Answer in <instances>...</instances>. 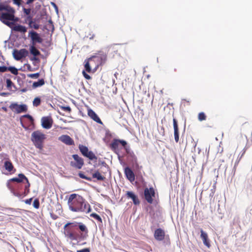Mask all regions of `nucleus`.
<instances>
[{
	"mask_svg": "<svg viewBox=\"0 0 252 252\" xmlns=\"http://www.w3.org/2000/svg\"><path fill=\"white\" fill-rule=\"evenodd\" d=\"M165 232L161 228H158L155 231L154 237L157 241L163 240L165 238Z\"/></svg>",
	"mask_w": 252,
	"mask_h": 252,
	"instance_id": "nucleus-16",
	"label": "nucleus"
},
{
	"mask_svg": "<svg viewBox=\"0 0 252 252\" xmlns=\"http://www.w3.org/2000/svg\"><path fill=\"white\" fill-rule=\"evenodd\" d=\"M27 4H29V3H32V2H33L34 1V0H27Z\"/></svg>",
	"mask_w": 252,
	"mask_h": 252,
	"instance_id": "nucleus-48",
	"label": "nucleus"
},
{
	"mask_svg": "<svg viewBox=\"0 0 252 252\" xmlns=\"http://www.w3.org/2000/svg\"><path fill=\"white\" fill-rule=\"evenodd\" d=\"M95 210H96L97 211H98V212H99V211L98 210V209L97 208H95Z\"/></svg>",
	"mask_w": 252,
	"mask_h": 252,
	"instance_id": "nucleus-52",
	"label": "nucleus"
},
{
	"mask_svg": "<svg viewBox=\"0 0 252 252\" xmlns=\"http://www.w3.org/2000/svg\"><path fill=\"white\" fill-rule=\"evenodd\" d=\"M78 175H79V176L82 179H86V180H87L88 181H90L92 180V179L90 177H88L86 176L84 174H83L81 172H80L78 174Z\"/></svg>",
	"mask_w": 252,
	"mask_h": 252,
	"instance_id": "nucleus-35",
	"label": "nucleus"
},
{
	"mask_svg": "<svg viewBox=\"0 0 252 252\" xmlns=\"http://www.w3.org/2000/svg\"><path fill=\"white\" fill-rule=\"evenodd\" d=\"M13 10H14V9L9 5L0 4V13L10 12Z\"/></svg>",
	"mask_w": 252,
	"mask_h": 252,
	"instance_id": "nucleus-27",
	"label": "nucleus"
},
{
	"mask_svg": "<svg viewBox=\"0 0 252 252\" xmlns=\"http://www.w3.org/2000/svg\"><path fill=\"white\" fill-rule=\"evenodd\" d=\"M53 219H57V217H56V218L53 217Z\"/></svg>",
	"mask_w": 252,
	"mask_h": 252,
	"instance_id": "nucleus-53",
	"label": "nucleus"
},
{
	"mask_svg": "<svg viewBox=\"0 0 252 252\" xmlns=\"http://www.w3.org/2000/svg\"><path fill=\"white\" fill-rule=\"evenodd\" d=\"M28 70H29V71H32V67L31 66V65H30V64H28Z\"/></svg>",
	"mask_w": 252,
	"mask_h": 252,
	"instance_id": "nucleus-47",
	"label": "nucleus"
},
{
	"mask_svg": "<svg viewBox=\"0 0 252 252\" xmlns=\"http://www.w3.org/2000/svg\"><path fill=\"white\" fill-rule=\"evenodd\" d=\"M144 197L150 204H158V194H156L153 188H146L144 189Z\"/></svg>",
	"mask_w": 252,
	"mask_h": 252,
	"instance_id": "nucleus-4",
	"label": "nucleus"
},
{
	"mask_svg": "<svg viewBox=\"0 0 252 252\" xmlns=\"http://www.w3.org/2000/svg\"><path fill=\"white\" fill-rule=\"evenodd\" d=\"M72 158L74 161H71L70 162V165L78 169H81L84 164L83 159L77 154L73 155Z\"/></svg>",
	"mask_w": 252,
	"mask_h": 252,
	"instance_id": "nucleus-8",
	"label": "nucleus"
},
{
	"mask_svg": "<svg viewBox=\"0 0 252 252\" xmlns=\"http://www.w3.org/2000/svg\"><path fill=\"white\" fill-rule=\"evenodd\" d=\"M84 203L83 198L77 194H71L68 199L69 205H83Z\"/></svg>",
	"mask_w": 252,
	"mask_h": 252,
	"instance_id": "nucleus-7",
	"label": "nucleus"
},
{
	"mask_svg": "<svg viewBox=\"0 0 252 252\" xmlns=\"http://www.w3.org/2000/svg\"><path fill=\"white\" fill-rule=\"evenodd\" d=\"M13 3L19 6L21 4V0H13Z\"/></svg>",
	"mask_w": 252,
	"mask_h": 252,
	"instance_id": "nucleus-42",
	"label": "nucleus"
},
{
	"mask_svg": "<svg viewBox=\"0 0 252 252\" xmlns=\"http://www.w3.org/2000/svg\"><path fill=\"white\" fill-rule=\"evenodd\" d=\"M201 235L200 237L203 241V244L208 248L211 247L210 240L208 238V236L207 233L204 232L202 229L200 230Z\"/></svg>",
	"mask_w": 252,
	"mask_h": 252,
	"instance_id": "nucleus-20",
	"label": "nucleus"
},
{
	"mask_svg": "<svg viewBox=\"0 0 252 252\" xmlns=\"http://www.w3.org/2000/svg\"><path fill=\"white\" fill-rule=\"evenodd\" d=\"M124 172L127 179L131 182L135 180V175L132 170L128 167L125 168Z\"/></svg>",
	"mask_w": 252,
	"mask_h": 252,
	"instance_id": "nucleus-19",
	"label": "nucleus"
},
{
	"mask_svg": "<svg viewBox=\"0 0 252 252\" xmlns=\"http://www.w3.org/2000/svg\"><path fill=\"white\" fill-rule=\"evenodd\" d=\"M40 76L39 73H33V74H28L27 75V76L31 78H34V79H37Z\"/></svg>",
	"mask_w": 252,
	"mask_h": 252,
	"instance_id": "nucleus-34",
	"label": "nucleus"
},
{
	"mask_svg": "<svg viewBox=\"0 0 252 252\" xmlns=\"http://www.w3.org/2000/svg\"><path fill=\"white\" fill-rule=\"evenodd\" d=\"M46 138L45 134L39 130L33 131L31 135V140L34 146L40 151L43 149Z\"/></svg>",
	"mask_w": 252,
	"mask_h": 252,
	"instance_id": "nucleus-3",
	"label": "nucleus"
},
{
	"mask_svg": "<svg viewBox=\"0 0 252 252\" xmlns=\"http://www.w3.org/2000/svg\"><path fill=\"white\" fill-rule=\"evenodd\" d=\"M90 206H69L71 210L76 212H88L90 210Z\"/></svg>",
	"mask_w": 252,
	"mask_h": 252,
	"instance_id": "nucleus-14",
	"label": "nucleus"
},
{
	"mask_svg": "<svg viewBox=\"0 0 252 252\" xmlns=\"http://www.w3.org/2000/svg\"><path fill=\"white\" fill-rule=\"evenodd\" d=\"M49 22L50 23V27H52L53 30H54V25L53 24V22L51 20H50Z\"/></svg>",
	"mask_w": 252,
	"mask_h": 252,
	"instance_id": "nucleus-46",
	"label": "nucleus"
},
{
	"mask_svg": "<svg viewBox=\"0 0 252 252\" xmlns=\"http://www.w3.org/2000/svg\"><path fill=\"white\" fill-rule=\"evenodd\" d=\"M15 10L7 12L0 13V20L6 25L10 27L12 23L9 21H16L14 19Z\"/></svg>",
	"mask_w": 252,
	"mask_h": 252,
	"instance_id": "nucleus-5",
	"label": "nucleus"
},
{
	"mask_svg": "<svg viewBox=\"0 0 252 252\" xmlns=\"http://www.w3.org/2000/svg\"><path fill=\"white\" fill-rule=\"evenodd\" d=\"M77 252H90L89 248H85L82 250H77Z\"/></svg>",
	"mask_w": 252,
	"mask_h": 252,
	"instance_id": "nucleus-39",
	"label": "nucleus"
},
{
	"mask_svg": "<svg viewBox=\"0 0 252 252\" xmlns=\"http://www.w3.org/2000/svg\"><path fill=\"white\" fill-rule=\"evenodd\" d=\"M30 52L33 56V57L31 59L32 61H39L38 58L37 57L40 55V52L36 48L33 44L30 46Z\"/></svg>",
	"mask_w": 252,
	"mask_h": 252,
	"instance_id": "nucleus-17",
	"label": "nucleus"
},
{
	"mask_svg": "<svg viewBox=\"0 0 252 252\" xmlns=\"http://www.w3.org/2000/svg\"><path fill=\"white\" fill-rule=\"evenodd\" d=\"M105 170V172H99L98 171H95L93 174L92 176L93 178H96L98 181H104L106 179L105 174L106 173V171H108L109 167L108 166H104Z\"/></svg>",
	"mask_w": 252,
	"mask_h": 252,
	"instance_id": "nucleus-12",
	"label": "nucleus"
},
{
	"mask_svg": "<svg viewBox=\"0 0 252 252\" xmlns=\"http://www.w3.org/2000/svg\"><path fill=\"white\" fill-rule=\"evenodd\" d=\"M27 19L29 20V25L30 28H33L35 30H37L39 29V25L36 24L35 23L32 21V17L31 16H29Z\"/></svg>",
	"mask_w": 252,
	"mask_h": 252,
	"instance_id": "nucleus-29",
	"label": "nucleus"
},
{
	"mask_svg": "<svg viewBox=\"0 0 252 252\" xmlns=\"http://www.w3.org/2000/svg\"><path fill=\"white\" fill-rule=\"evenodd\" d=\"M10 71L14 75H17L18 73V69L13 66L6 67L5 66H0V72H4L6 71Z\"/></svg>",
	"mask_w": 252,
	"mask_h": 252,
	"instance_id": "nucleus-23",
	"label": "nucleus"
},
{
	"mask_svg": "<svg viewBox=\"0 0 252 252\" xmlns=\"http://www.w3.org/2000/svg\"><path fill=\"white\" fill-rule=\"evenodd\" d=\"M126 197L133 200L134 205H138L140 203L138 197L132 191H127L126 193Z\"/></svg>",
	"mask_w": 252,
	"mask_h": 252,
	"instance_id": "nucleus-26",
	"label": "nucleus"
},
{
	"mask_svg": "<svg viewBox=\"0 0 252 252\" xmlns=\"http://www.w3.org/2000/svg\"><path fill=\"white\" fill-rule=\"evenodd\" d=\"M23 10H24V13L26 15H29L31 12V9L30 8L27 9V8H24Z\"/></svg>",
	"mask_w": 252,
	"mask_h": 252,
	"instance_id": "nucleus-41",
	"label": "nucleus"
},
{
	"mask_svg": "<svg viewBox=\"0 0 252 252\" xmlns=\"http://www.w3.org/2000/svg\"><path fill=\"white\" fill-rule=\"evenodd\" d=\"M29 54L28 51L26 49L20 50L14 49L13 51V56L16 61H19L22 59L26 57Z\"/></svg>",
	"mask_w": 252,
	"mask_h": 252,
	"instance_id": "nucleus-10",
	"label": "nucleus"
},
{
	"mask_svg": "<svg viewBox=\"0 0 252 252\" xmlns=\"http://www.w3.org/2000/svg\"><path fill=\"white\" fill-rule=\"evenodd\" d=\"M130 156L132 158V161L133 162H134L135 163H137V158L136 156L134 155L133 153L132 154H130Z\"/></svg>",
	"mask_w": 252,
	"mask_h": 252,
	"instance_id": "nucleus-37",
	"label": "nucleus"
},
{
	"mask_svg": "<svg viewBox=\"0 0 252 252\" xmlns=\"http://www.w3.org/2000/svg\"><path fill=\"white\" fill-rule=\"evenodd\" d=\"M27 182V184L25 186V189H29V187L30 186V184L28 180V182Z\"/></svg>",
	"mask_w": 252,
	"mask_h": 252,
	"instance_id": "nucleus-45",
	"label": "nucleus"
},
{
	"mask_svg": "<svg viewBox=\"0 0 252 252\" xmlns=\"http://www.w3.org/2000/svg\"><path fill=\"white\" fill-rule=\"evenodd\" d=\"M59 139L67 145H74V140L67 135H63L59 138Z\"/></svg>",
	"mask_w": 252,
	"mask_h": 252,
	"instance_id": "nucleus-18",
	"label": "nucleus"
},
{
	"mask_svg": "<svg viewBox=\"0 0 252 252\" xmlns=\"http://www.w3.org/2000/svg\"><path fill=\"white\" fill-rule=\"evenodd\" d=\"M6 87L8 89H11L12 86H14L13 83L10 79H7L6 80Z\"/></svg>",
	"mask_w": 252,
	"mask_h": 252,
	"instance_id": "nucleus-33",
	"label": "nucleus"
},
{
	"mask_svg": "<svg viewBox=\"0 0 252 252\" xmlns=\"http://www.w3.org/2000/svg\"><path fill=\"white\" fill-rule=\"evenodd\" d=\"M34 208H35L36 209H38L39 208V206H33Z\"/></svg>",
	"mask_w": 252,
	"mask_h": 252,
	"instance_id": "nucleus-50",
	"label": "nucleus"
},
{
	"mask_svg": "<svg viewBox=\"0 0 252 252\" xmlns=\"http://www.w3.org/2000/svg\"><path fill=\"white\" fill-rule=\"evenodd\" d=\"M61 109L66 112L70 113L71 111V108L69 106H61Z\"/></svg>",
	"mask_w": 252,
	"mask_h": 252,
	"instance_id": "nucleus-36",
	"label": "nucleus"
},
{
	"mask_svg": "<svg viewBox=\"0 0 252 252\" xmlns=\"http://www.w3.org/2000/svg\"><path fill=\"white\" fill-rule=\"evenodd\" d=\"M30 37L33 41V43L38 42L41 43L42 42V39L40 37L39 35L34 31H31L30 32Z\"/></svg>",
	"mask_w": 252,
	"mask_h": 252,
	"instance_id": "nucleus-22",
	"label": "nucleus"
},
{
	"mask_svg": "<svg viewBox=\"0 0 252 252\" xmlns=\"http://www.w3.org/2000/svg\"><path fill=\"white\" fill-rule=\"evenodd\" d=\"M107 60V55L103 51H100L94 55L85 60V68L86 71L90 73L92 68L94 71H96L100 65L104 64Z\"/></svg>",
	"mask_w": 252,
	"mask_h": 252,
	"instance_id": "nucleus-2",
	"label": "nucleus"
},
{
	"mask_svg": "<svg viewBox=\"0 0 252 252\" xmlns=\"http://www.w3.org/2000/svg\"><path fill=\"white\" fill-rule=\"evenodd\" d=\"M120 144H121L126 149V151H127V149L126 148L127 143L126 141L124 140L117 139H114L110 144V147L112 150L115 151L116 150L118 149L119 146ZM126 152H127V151Z\"/></svg>",
	"mask_w": 252,
	"mask_h": 252,
	"instance_id": "nucleus-11",
	"label": "nucleus"
},
{
	"mask_svg": "<svg viewBox=\"0 0 252 252\" xmlns=\"http://www.w3.org/2000/svg\"><path fill=\"white\" fill-rule=\"evenodd\" d=\"M63 234L70 241H76L82 238L84 233L87 235L88 230L86 226L82 222H68L63 226Z\"/></svg>",
	"mask_w": 252,
	"mask_h": 252,
	"instance_id": "nucleus-1",
	"label": "nucleus"
},
{
	"mask_svg": "<svg viewBox=\"0 0 252 252\" xmlns=\"http://www.w3.org/2000/svg\"><path fill=\"white\" fill-rule=\"evenodd\" d=\"M42 126L46 129L50 128L53 125V120L50 117H44L41 119Z\"/></svg>",
	"mask_w": 252,
	"mask_h": 252,
	"instance_id": "nucleus-13",
	"label": "nucleus"
},
{
	"mask_svg": "<svg viewBox=\"0 0 252 252\" xmlns=\"http://www.w3.org/2000/svg\"><path fill=\"white\" fill-rule=\"evenodd\" d=\"M45 84V81L43 79L38 80L37 82H34L32 84V88H36L39 87H41Z\"/></svg>",
	"mask_w": 252,
	"mask_h": 252,
	"instance_id": "nucleus-30",
	"label": "nucleus"
},
{
	"mask_svg": "<svg viewBox=\"0 0 252 252\" xmlns=\"http://www.w3.org/2000/svg\"><path fill=\"white\" fill-rule=\"evenodd\" d=\"M32 198H30V199H27L25 201V203L28 204H30L32 203Z\"/></svg>",
	"mask_w": 252,
	"mask_h": 252,
	"instance_id": "nucleus-44",
	"label": "nucleus"
},
{
	"mask_svg": "<svg viewBox=\"0 0 252 252\" xmlns=\"http://www.w3.org/2000/svg\"><path fill=\"white\" fill-rule=\"evenodd\" d=\"M90 216L94 218V219L96 220L99 222H102V220L101 217L96 213H92L90 215Z\"/></svg>",
	"mask_w": 252,
	"mask_h": 252,
	"instance_id": "nucleus-31",
	"label": "nucleus"
},
{
	"mask_svg": "<svg viewBox=\"0 0 252 252\" xmlns=\"http://www.w3.org/2000/svg\"><path fill=\"white\" fill-rule=\"evenodd\" d=\"M79 149L83 156L87 157L91 160H94L96 161L97 157L92 151H89L87 147L83 145H79Z\"/></svg>",
	"mask_w": 252,
	"mask_h": 252,
	"instance_id": "nucleus-6",
	"label": "nucleus"
},
{
	"mask_svg": "<svg viewBox=\"0 0 252 252\" xmlns=\"http://www.w3.org/2000/svg\"><path fill=\"white\" fill-rule=\"evenodd\" d=\"M41 100L39 97H35L33 101V105L34 106H38L40 104Z\"/></svg>",
	"mask_w": 252,
	"mask_h": 252,
	"instance_id": "nucleus-32",
	"label": "nucleus"
},
{
	"mask_svg": "<svg viewBox=\"0 0 252 252\" xmlns=\"http://www.w3.org/2000/svg\"><path fill=\"white\" fill-rule=\"evenodd\" d=\"M9 107L12 111L17 113L26 112L28 110L26 104H18L17 103H11Z\"/></svg>",
	"mask_w": 252,
	"mask_h": 252,
	"instance_id": "nucleus-9",
	"label": "nucleus"
},
{
	"mask_svg": "<svg viewBox=\"0 0 252 252\" xmlns=\"http://www.w3.org/2000/svg\"><path fill=\"white\" fill-rule=\"evenodd\" d=\"M88 115L92 119H93L94 121L96 122V123L100 124H102V121L98 117L97 115L92 109H89L88 110Z\"/></svg>",
	"mask_w": 252,
	"mask_h": 252,
	"instance_id": "nucleus-21",
	"label": "nucleus"
},
{
	"mask_svg": "<svg viewBox=\"0 0 252 252\" xmlns=\"http://www.w3.org/2000/svg\"><path fill=\"white\" fill-rule=\"evenodd\" d=\"M173 127H174V130L175 140L176 142H178L179 141V139L178 122L175 118L173 119Z\"/></svg>",
	"mask_w": 252,
	"mask_h": 252,
	"instance_id": "nucleus-25",
	"label": "nucleus"
},
{
	"mask_svg": "<svg viewBox=\"0 0 252 252\" xmlns=\"http://www.w3.org/2000/svg\"><path fill=\"white\" fill-rule=\"evenodd\" d=\"M52 4L54 5V6L55 7V8L57 9H58L57 6H56V5L54 3L52 2Z\"/></svg>",
	"mask_w": 252,
	"mask_h": 252,
	"instance_id": "nucleus-49",
	"label": "nucleus"
},
{
	"mask_svg": "<svg viewBox=\"0 0 252 252\" xmlns=\"http://www.w3.org/2000/svg\"><path fill=\"white\" fill-rule=\"evenodd\" d=\"M33 205H39V201L38 199L36 198L34 200Z\"/></svg>",
	"mask_w": 252,
	"mask_h": 252,
	"instance_id": "nucleus-43",
	"label": "nucleus"
},
{
	"mask_svg": "<svg viewBox=\"0 0 252 252\" xmlns=\"http://www.w3.org/2000/svg\"><path fill=\"white\" fill-rule=\"evenodd\" d=\"M23 117L28 118L32 122L33 121L32 117L29 114L25 115Z\"/></svg>",
	"mask_w": 252,
	"mask_h": 252,
	"instance_id": "nucleus-40",
	"label": "nucleus"
},
{
	"mask_svg": "<svg viewBox=\"0 0 252 252\" xmlns=\"http://www.w3.org/2000/svg\"><path fill=\"white\" fill-rule=\"evenodd\" d=\"M26 89H23V90H22V92H26Z\"/></svg>",
	"mask_w": 252,
	"mask_h": 252,
	"instance_id": "nucleus-51",
	"label": "nucleus"
},
{
	"mask_svg": "<svg viewBox=\"0 0 252 252\" xmlns=\"http://www.w3.org/2000/svg\"><path fill=\"white\" fill-rule=\"evenodd\" d=\"M83 74L84 77L86 79L90 80L91 79V76L89 75H88L87 73H86L85 71H83Z\"/></svg>",
	"mask_w": 252,
	"mask_h": 252,
	"instance_id": "nucleus-38",
	"label": "nucleus"
},
{
	"mask_svg": "<svg viewBox=\"0 0 252 252\" xmlns=\"http://www.w3.org/2000/svg\"><path fill=\"white\" fill-rule=\"evenodd\" d=\"M4 159H7V160L4 162V167L5 170L8 172H11L14 169V166L12 162L9 160L8 155L4 154Z\"/></svg>",
	"mask_w": 252,
	"mask_h": 252,
	"instance_id": "nucleus-24",
	"label": "nucleus"
},
{
	"mask_svg": "<svg viewBox=\"0 0 252 252\" xmlns=\"http://www.w3.org/2000/svg\"><path fill=\"white\" fill-rule=\"evenodd\" d=\"M13 30L23 33H25L27 32L26 28L25 26L20 25H18L14 27Z\"/></svg>",
	"mask_w": 252,
	"mask_h": 252,
	"instance_id": "nucleus-28",
	"label": "nucleus"
},
{
	"mask_svg": "<svg viewBox=\"0 0 252 252\" xmlns=\"http://www.w3.org/2000/svg\"><path fill=\"white\" fill-rule=\"evenodd\" d=\"M23 180H25L26 182H28V178L23 174H19L18 175V177H15L10 179L7 184V186L9 189H11L10 184V182L21 183L23 181Z\"/></svg>",
	"mask_w": 252,
	"mask_h": 252,
	"instance_id": "nucleus-15",
	"label": "nucleus"
}]
</instances>
